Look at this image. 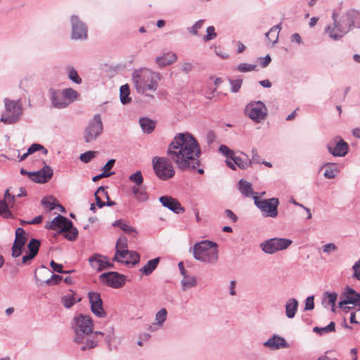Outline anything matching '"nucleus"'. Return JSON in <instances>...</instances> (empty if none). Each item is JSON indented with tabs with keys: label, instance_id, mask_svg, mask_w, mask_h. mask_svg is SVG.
Wrapping results in <instances>:
<instances>
[{
	"label": "nucleus",
	"instance_id": "58836bf2",
	"mask_svg": "<svg viewBox=\"0 0 360 360\" xmlns=\"http://www.w3.org/2000/svg\"><path fill=\"white\" fill-rule=\"evenodd\" d=\"M60 234H63L67 240L72 241L75 240L78 237V231L76 228L73 227V224L72 223V227L67 229V230H63Z\"/></svg>",
	"mask_w": 360,
	"mask_h": 360
},
{
	"label": "nucleus",
	"instance_id": "423d86ee",
	"mask_svg": "<svg viewBox=\"0 0 360 360\" xmlns=\"http://www.w3.org/2000/svg\"><path fill=\"white\" fill-rule=\"evenodd\" d=\"M5 110L1 114L0 120L4 124H11L16 122L22 113V108L18 101L5 99Z\"/></svg>",
	"mask_w": 360,
	"mask_h": 360
},
{
	"label": "nucleus",
	"instance_id": "f704fd0d",
	"mask_svg": "<svg viewBox=\"0 0 360 360\" xmlns=\"http://www.w3.org/2000/svg\"><path fill=\"white\" fill-rule=\"evenodd\" d=\"M139 123L143 131L148 134L153 131L155 127V122L148 118H141Z\"/></svg>",
	"mask_w": 360,
	"mask_h": 360
},
{
	"label": "nucleus",
	"instance_id": "774afa93",
	"mask_svg": "<svg viewBox=\"0 0 360 360\" xmlns=\"http://www.w3.org/2000/svg\"><path fill=\"white\" fill-rule=\"evenodd\" d=\"M207 142L208 144L213 143L216 139V134L213 131H209L206 135Z\"/></svg>",
	"mask_w": 360,
	"mask_h": 360
},
{
	"label": "nucleus",
	"instance_id": "dca6fc26",
	"mask_svg": "<svg viewBox=\"0 0 360 360\" xmlns=\"http://www.w3.org/2000/svg\"><path fill=\"white\" fill-rule=\"evenodd\" d=\"M25 231L22 228H18L15 231V238L12 247V256L13 257H19L22 253V249L27 242V238L25 236Z\"/></svg>",
	"mask_w": 360,
	"mask_h": 360
},
{
	"label": "nucleus",
	"instance_id": "c756f323",
	"mask_svg": "<svg viewBox=\"0 0 360 360\" xmlns=\"http://www.w3.org/2000/svg\"><path fill=\"white\" fill-rule=\"evenodd\" d=\"M128 245H127V239L124 236H121L118 238L117 240L116 245H115V255L112 259H118L120 257V255L121 253H124V252L128 250Z\"/></svg>",
	"mask_w": 360,
	"mask_h": 360
},
{
	"label": "nucleus",
	"instance_id": "bf43d9fd",
	"mask_svg": "<svg viewBox=\"0 0 360 360\" xmlns=\"http://www.w3.org/2000/svg\"><path fill=\"white\" fill-rule=\"evenodd\" d=\"M115 163V159H110V160H108L102 169L103 172L106 173V174H110V175H111L112 173L110 172V170L113 167Z\"/></svg>",
	"mask_w": 360,
	"mask_h": 360
},
{
	"label": "nucleus",
	"instance_id": "39448f33",
	"mask_svg": "<svg viewBox=\"0 0 360 360\" xmlns=\"http://www.w3.org/2000/svg\"><path fill=\"white\" fill-rule=\"evenodd\" d=\"M104 335L100 331H91L88 333L74 336V342L82 351L91 349L98 346L101 338Z\"/></svg>",
	"mask_w": 360,
	"mask_h": 360
},
{
	"label": "nucleus",
	"instance_id": "4c0bfd02",
	"mask_svg": "<svg viewBox=\"0 0 360 360\" xmlns=\"http://www.w3.org/2000/svg\"><path fill=\"white\" fill-rule=\"evenodd\" d=\"M114 225L120 227L125 233L132 234L134 237L137 235L136 231L133 227L122 220L116 221Z\"/></svg>",
	"mask_w": 360,
	"mask_h": 360
},
{
	"label": "nucleus",
	"instance_id": "412c9836",
	"mask_svg": "<svg viewBox=\"0 0 360 360\" xmlns=\"http://www.w3.org/2000/svg\"><path fill=\"white\" fill-rule=\"evenodd\" d=\"M160 202L164 207H167L176 214L183 213L185 211V209L181 205L180 202L171 196H162L160 198Z\"/></svg>",
	"mask_w": 360,
	"mask_h": 360
},
{
	"label": "nucleus",
	"instance_id": "603ef678",
	"mask_svg": "<svg viewBox=\"0 0 360 360\" xmlns=\"http://www.w3.org/2000/svg\"><path fill=\"white\" fill-rule=\"evenodd\" d=\"M219 150L227 158V160H231L233 157L234 152L225 145H221Z\"/></svg>",
	"mask_w": 360,
	"mask_h": 360
},
{
	"label": "nucleus",
	"instance_id": "c03bdc74",
	"mask_svg": "<svg viewBox=\"0 0 360 360\" xmlns=\"http://www.w3.org/2000/svg\"><path fill=\"white\" fill-rule=\"evenodd\" d=\"M63 92L65 95L66 99L65 101H68V105L70 104L77 98V93L76 92V91L71 88L65 89L63 91Z\"/></svg>",
	"mask_w": 360,
	"mask_h": 360
},
{
	"label": "nucleus",
	"instance_id": "a211bd4d",
	"mask_svg": "<svg viewBox=\"0 0 360 360\" xmlns=\"http://www.w3.org/2000/svg\"><path fill=\"white\" fill-rule=\"evenodd\" d=\"M53 169L48 165H45L38 172L29 173L30 179L37 183H46L53 176Z\"/></svg>",
	"mask_w": 360,
	"mask_h": 360
},
{
	"label": "nucleus",
	"instance_id": "8fccbe9b",
	"mask_svg": "<svg viewBox=\"0 0 360 360\" xmlns=\"http://www.w3.org/2000/svg\"><path fill=\"white\" fill-rule=\"evenodd\" d=\"M96 153L97 152L96 151H87L85 152L84 153L81 154L79 156V159L81 161L86 163L91 161L96 156Z\"/></svg>",
	"mask_w": 360,
	"mask_h": 360
},
{
	"label": "nucleus",
	"instance_id": "a878e982",
	"mask_svg": "<svg viewBox=\"0 0 360 360\" xmlns=\"http://www.w3.org/2000/svg\"><path fill=\"white\" fill-rule=\"evenodd\" d=\"M333 19L334 20L333 27H328V32L329 34L330 37L333 39H338L341 38L346 32H342V27L340 25V23L336 21V14L333 13Z\"/></svg>",
	"mask_w": 360,
	"mask_h": 360
},
{
	"label": "nucleus",
	"instance_id": "20e7f679",
	"mask_svg": "<svg viewBox=\"0 0 360 360\" xmlns=\"http://www.w3.org/2000/svg\"><path fill=\"white\" fill-rule=\"evenodd\" d=\"M170 158L155 156L153 158L152 164L156 176L161 180L166 181L172 178L175 174V170L171 162Z\"/></svg>",
	"mask_w": 360,
	"mask_h": 360
},
{
	"label": "nucleus",
	"instance_id": "4468645a",
	"mask_svg": "<svg viewBox=\"0 0 360 360\" xmlns=\"http://www.w3.org/2000/svg\"><path fill=\"white\" fill-rule=\"evenodd\" d=\"M72 24V38L75 39H86L87 37V29L85 25L79 20L77 15L71 17Z\"/></svg>",
	"mask_w": 360,
	"mask_h": 360
},
{
	"label": "nucleus",
	"instance_id": "f3484780",
	"mask_svg": "<svg viewBox=\"0 0 360 360\" xmlns=\"http://www.w3.org/2000/svg\"><path fill=\"white\" fill-rule=\"evenodd\" d=\"M342 297L344 298L343 300L339 302V307L347 311L350 307H346L347 304H357V298L359 297V293L356 292L354 289L347 286L342 293Z\"/></svg>",
	"mask_w": 360,
	"mask_h": 360
},
{
	"label": "nucleus",
	"instance_id": "f257e3e1",
	"mask_svg": "<svg viewBox=\"0 0 360 360\" xmlns=\"http://www.w3.org/2000/svg\"><path fill=\"white\" fill-rule=\"evenodd\" d=\"M167 155L179 169L204 174V169L200 168V146L191 134H177L168 146Z\"/></svg>",
	"mask_w": 360,
	"mask_h": 360
},
{
	"label": "nucleus",
	"instance_id": "a19ab883",
	"mask_svg": "<svg viewBox=\"0 0 360 360\" xmlns=\"http://www.w3.org/2000/svg\"><path fill=\"white\" fill-rule=\"evenodd\" d=\"M120 100L123 104H126L131 101L129 97V87L128 84L122 85L120 87Z\"/></svg>",
	"mask_w": 360,
	"mask_h": 360
},
{
	"label": "nucleus",
	"instance_id": "4be33fe9",
	"mask_svg": "<svg viewBox=\"0 0 360 360\" xmlns=\"http://www.w3.org/2000/svg\"><path fill=\"white\" fill-rule=\"evenodd\" d=\"M359 16V12L352 10L347 11L341 17L339 22L342 27V32H347L354 25V20Z\"/></svg>",
	"mask_w": 360,
	"mask_h": 360
},
{
	"label": "nucleus",
	"instance_id": "338daca9",
	"mask_svg": "<svg viewBox=\"0 0 360 360\" xmlns=\"http://www.w3.org/2000/svg\"><path fill=\"white\" fill-rule=\"evenodd\" d=\"M241 84H242V80L241 79H238V80L232 81L231 82L232 91L233 92H237L240 89V88L241 86Z\"/></svg>",
	"mask_w": 360,
	"mask_h": 360
},
{
	"label": "nucleus",
	"instance_id": "e433bc0d",
	"mask_svg": "<svg viewBox=\"0 0 360 360\" xmlns=\"http://www.w3.org/2000/svg\"><path fill=\"white\" fill-rule=\"evenodd\" d=\"M80 300V298L75 297L73 292H70L62 297V302L66 308H70L76 302H79Z\"/></svg>",
	"mask_w": 360,
	"mask_h": 360
},
{
	"label": "nucleus",
	"instance_id": "f03ea898",
	"mask_svg": "<svg viewBox=\"0 0 360 360\" xmlns=\"http://www.w3.org/2000/svg\"><path fill=\"white\" fill-rule=\"evenodd\" d=\"M161 77L159 72L142 68L133 72L132 82L138 93L147 94L148 91L157 90Z\"/></svg>",
	"mask_w": 360,
	"mask_h": 360
},
{
	"label": "nucleus",
	"instance_id": "0eeeda50",
	"mask_svg": "<svg viewBox=\"0 0 360 360\" xmlns=\"http://www.w3.org/2000/svg\"><path fill=\"white\" fill-rule=\"evenodd\" d=\"M255 204L263 212L265 217L275 218L278 215V205L279 201L278 198H272L270 199L260 200L257 195L253 196Z\"/></svg>",
	"mask_w": 360,
	"mask_h": 360
},
{
	"label": "nucleus",
	"instance_id": "37998d69",
	"mask_svg": "<svg viewBox=\"0 0 360 360\" xmlns=\"http://www.w3.org/2000/svg\"><path fill=\"white\" fill-rule=\"evenodd\" d=\"M167 311L166 309L162 308L155 314V324L162 326L167 319Z\"/></svg>",
	"mask_w": 360,
	"mask_h": 360
},
{
	"label": "nucleus",
	"instance_id": "7c9ffc66",
	"mask_svg": "<svg viewBox=\"0 0 360 360\" xmlns=\"http://www.w3.org/2000/svg\"><path fill=\"white\" fill-rule=\"evenodd\" d=\"M298 307V302L296 299L291 298L288 300L285 304V313L286 316L289 319H292L295 316Z\"/></svg>",
	"mask_w": 360,
	"mask_h": 360
},
{
	"label": "nucleus",
	"instance_id": "69168bd1",
	"mask_svg": "<svg viewBox=\"0 0 360 360\" xmlns=\"http://www.w3.org/2000/svg\"><path fill=\"white\" fill-rule=\"evenodd\" d=\"M50 265L53 271L58 272V273H63L62 264L56 263L53 260H52L50 263Z\"/></svg>",
	"mask_w": 360,
	"mask_h": 360
},
{
	"label": "nucleus",
	"instance_id": "3c124183",
	"mask_svg": "<svg viewBox=\"0 0 360 360\" xmlns=\"http://www.w3.org/2000/svg\"><path fill=\"white\" fill-rule=\"evenodd\" d=\"M10 190L7 189L5 192L4 202H6L8 207H12L15 202V195L9 193Z\"/></svg>",
	"mask_w": 360,
	"mask_h": 360
},
{
	"label": "nucleus",
	"instance_id": "a18cd8bd",
	"mask_svg": "<svg viewBox=\"0 0 360 360\" xmlns=\"http://www.w3.org/2000/svg\"><path fill=\"white\" fill-rule=\"evenodd\" d=\"M133 193L136 198L140 201H146L148 199L147 193L144 191L140 189L138 187H133Z\"/></svg>",
	"mask_w": 360,
	"mask_h": 360
},
{
	"label": "nucleus",
	"instance_id": "6ab92c4d",
	"mask_svg": "<svg viewBox=\"0 0 360 360\" xmlns=\"http://www.w3.org/2000/svg\"><path fill=\"white\" fill-rule=\"evenodd\" d=\"M72 227V221L68 218L58 215L55 217L47 226V228L52 230H59L58 233L60 234L63 230H67Z\"/></svg>",
	"mask_w": 360,
	"mask_h": 360
},
{
	"label": "nucleus",
	"instance_id": "de8ad7c7",
	"mask_svg": "<svg viewBox=\"0 0 360 360\" xmlns=\"http://www.w3.org/2000/svg\"><path fill=\"white\" fill-rule=\"evenodd\" d=\"M4 215L6 218H11L12 217V213L8 210V207L7 206L6 202H4L3 200H0V215Z\"/></svg>",
	"mask_w": 360,
	"mask_h": 360
},
{
	"label": "nucleus",
	"instance_id": "09e8293b",
	"mask_svg": "<svg viewBox=\"0 0 360 360\" xmlns=\"http://www.w3.org/2000/svg\"><path fill=\"white\" fill-rule=\"evenodd\" d=\"M129 180L135 183L137 186L141 185L143 181V178L142 176L141 172L140 171H137L136 172L132 174L129 176Z\"/></svg>",
	"mask_w": 360,
	"mask_h": 360
},
{
	"label": "nucleus",
	"instance_id": "bb28decb",
	"mask_svg": "<svg viewBox=\"0 0 360 360\" xmlns=\"http://www.w3.org/2000/svg\"><path fill=\"white\" fill-rule=\"evenodd\" d=\"M177 60V56L172 52H167L162 56L156 58V63L160 67H165L174 63Z\"/></svg>",
	"mask_w": 360,
	"mask_h": 360
},
{
	"label": "nucleus",
	"instance_id": "13d9d810",
	"mask_svg": "<svg viewBox=\"0 0 360 360\" xmlns=\"http://www.w3.org/2000/svg\"><path fill=\"white\" fill-rule=\"evenodd\" d=\"M217 37L215 29L213 26H210L207 28V34L204 37L205 41H210Z\"/></svg>",
	"mask_w": 360,
	"mask_h": 360
},
{
	"label": "nucleus",
	"instance_id": "7ed1b4c3",
	"mask_svg": "<svg viewBox=\"0 0 360 360\" xmlns=\"http://www.w3.org/2000/svg\"><path fill=\"white\" fill-rule=\"evenodd\" d=\"M193 255L195 259L212 263L218 259L217 245L209 240H203L194 245Z\"/></svg>",
	"mask_w": 360,
	"mask_h": 360
},
{
	"label": "nucleus",
	"instance_id": "4d7b16f0",
	"mask_svg": "<svg viewBox=\"0 0 360 360\" xmlns=\"http://www.w3.org/2000/svg\"><path fill=\"white\" fill-rule=\"evenodd\" d=\"M325 296L328 298V302L330 304H331L333 307V311H334V307L335 304V302L337 300L338 294L336 292H326Z\"/></svg>",
	"mask_w": 360,
	"mask_h": 360
},
{
	"label": "nucleus",
	"instance_id": "ea45409f",
	"mask_svg": "<svg viewBox=\"0 0 360 360\" xmlns=\"http://www.w3.org/2000/svg\"><path fill=\"white\" fill-rule=\"evenodd\" d=\"M335 330V323L333 321H331L327 326L326 327H315L314 328V331L319 335H323L325 333L334 332Z\"/></svg>",
	"mask_w": 360,
	"mask_h": 360
},
{
	"label": "nucleus",
	"instance_id": "cd10ccee",
	"mask_svg": "<svg viewBox=\"0 0 360 360\" xmlns=\"http://www.w3.org/2000/svg\"><path fill=\"white\" fill-rule=\"evenodd\" d=\"M264 345L273 349H277L287 347L285 340L279 336L274 335L264 343Z\"/></svg>",
	"mask_w": 360,
	"mask_h": 360
},
{
	"label": "nucleus",
	"instance_id": "6e6552de",
	"mask_svg": "<svg viewBox=\"0 0 360 360\" xmlns=\"http://www.w3.org/2000/svg\"><path fill=\"white\" fill-rule=\"evenodd\" d=\"M94 321L89 315L79 314L73 319L72 328L75 335L94 331Z\"/></svg>",
	"mask_w": 360,
	"mask_h": 360
},
{
	"label": "nucleus",
	"instance_id": "f8f14e48",
	"mask_svg": "<svg viewBox=\"0 0 360 360\" xmlns=\"http://www.w3.org/2000/svg\"><path fill=\"white\" fill-rule=\"evenodd\" d=\"M91 309L94 314L100 318L106 316V312L103 307V301L98 292H90L88 294Z\"/></svg>",
	"mask_w": 360,
	"mask_h": 360
},
{
	"label": "nucleus",
	"instance_id": "680f3d73",
	"mask_svg": "<svg viewBox=\"0 0 360 360\" xmlns=\"http://www.w3.org/2000/svg\"><path fill=\"white\" fill-rule=\"evenodd\" d=\"M314 297L313 296L308 297L306 300L305 309L306 310H311L314 309Z\"/></svg>",
	"mask_w": 360,
	"mask_h": 360
},
{
	"label": "nucleus",
	"instance_id": "2eb2a0df",
	"mask_svg": "<svg viewBox=\"0 0 360 360\" xmlns=\"http://www.w3.org/2000/svg\"><path fill=\"white\" fill-rule=\"evenodd\" d=\"M328 149L333 155L343 157L348 152V144L339 137H336L329 143Z\"/></svg>",
	"mask_w": 360,
	"mask_h": 360
},
{
	"label": "nucleus",
	"instance_id": "0e129e2a",
	"mask_svg": "<svg viewBox=\"0 0 360 360\" xmlns=\"http://www.w3.org/2000/svg\"><path fill=\"white\" fill-rule=\"evenodd\" d=\"M204 20H200L195 22V24L191 28V32L196 34L198 30L200 29L203 25Z\"/></svg>",
	"mask_w": 360,
	"mask_h": 360
},
{
	"label": "nucleus",
	"instance_id": "9b49d317",
	"mask_svg": "<svg viewBox=\"0 0 360 360\" xmlns=\"http://www.w3.org/2000/svg\"><path fill=\"white\" fill-rule=\"evenodd\" d=\"M245 110L249 117L257 122L264 120L266 116V106L260 101L250 103Z\"/></svg>",
	"mask_w": 360,
	"mask_h": 360
},
{
	"label": "nucleus",
	"instance_id": "864d4df0",
	"mask_svg": "<svg viewBox=\"0 0 360 360\" xmlns=\"http://www.w3.org/2000/svg\"><path fill=\"white\" fill-rule=\"evenodd\" d=\"M255 68H256L255 65H252V64H248V63H240L237 68L238 70L240 72H250V71L255 70Z\"/></svg>",
	"mask_w": 360,
	"mask_h": 360
},
{
	"label": "nucleus",
	"instance_id": "e2e57ef3",
	"mask_svg": "<svg viewBox=\"0 0 360 360\" xmlns=\"http://www.w3.org/2000/svg\"><path fill=\"white\" fill-rule=\"evenodd\" d=\"M62 279V277L59 275L53 274L51 278L49 280H47L46 283L47 284H57Z\"/></svg>",
	"mask_w": 360,
	"mask_h": 360
},
{
	"label": "nucleus",
	"instance_id": "393cba45",
	"mask_svg": "<svg viewBox=\"0 0 360 360\" xmlns=\"http://www.w3.org/2000/svg\"><path fill=\"white\" fill-rule=\"evenodd\" d=\"M40 246V242L37 239H31L27 245V248L29 250L28 254L24 255L22 257V263L26 264L28 261L34 259L38 253L39 249Z\"/></svg>",
	"mask_w": 360,
	"mask_h": 360
},
{
	"label": "nucleus",
	"instance_id": "79ce46f5",
	"mask_svg": "<svg viewBox=\"0 0 360 360\" xmlns=\"http://www.w3.org/2000/svg\"><path fill=\"white\" fill-rule=\"evenodd\" d=\"M184 278L181 281V284L183 285L184 290L194 287L196 285V281L193 276H189L185 274L183 276Z\"/></svg>",
	"mask_w": 360,
	"mask_h": 360
},
{
	"label": "nucleus",
	"instance_id": "6e6d98bb",
	"mask_svg": "<svg viewBox=\"0 0 360 360\" xmlns=\"http://www.w3.org/2000/svg\"><path fill=\"white\" fill-rule=\"evenodd\" d=\"M42 150L44 155H46L48 151L44 147L40 144L38 143H34L32 144L29 148H28V153H33L37 150Z\"/></svg>",
	"mask_w": 360,
	"mask_h": 360
},
{
	"label": "nucleus",
	"instance_id": "2f4dec72",
	"mask_svg": "<svg viewBox=\"0 0 360 360\" xmlns=\"http://www.w3.org/2000/svg\"><path fill=\"white\" fill-rule=\"evenodd\" d=\"M281 29V25H277L271 27L268 32L266 33V37L271 44L277 43L278 39L279 32Z\"/></svg>",
	"mask_w": 360,
	"mask_h": 360
},
{
	"label": "nucleus",
	"instance_id": "49530a36",
	"mask_svg": "<svg viewBox=\"0 0 360 360\" xmlns=\"http://www.w3.org/2000/svg\"><path fill=\"white\" fill-rule=\"evenodd\" d=\"M68 77L70 79L73 81L77 84H80L82 82L81 78L79 77L77 72L73 68L69 67L68 68Z\"/></svg>",
	"mask_w": 360,
	"mask_h": 360
},
{
	"label": "nucleus",
	"instance_id": "473e14b6",
	"mask_svg": "<svg viewBox=\"0 0 360 360\" xmlns=\"http://www.w3.org/2000/svg\"><path fill=\"white\" fill-rule=\"evenodd\" d=\"M160 262V258L157 257L153 259L149 260L146 264H145L140 271L145 275L150 274L158 266Z\"/></svg>",
	"mask_w": 360,
	"mask_h": 360
},
{
	"label": "nucleus",
	"instance_id": "1a4fd4ad",
	"mask_svg": "<svg viewBox=\"0 0 360 360\" xmlns=\"http://www.w3.org/2000/svg\"><path fill=\"white\" fill-rule=\"evenodd\" d=\"M103 126L100 115H94L84 131V138L86 143L96 140L103 132Z\"/></svg>",
	"mask_w": 360,
	"mask_h": 360
},
{
	"label": "nucleus",
	"instance_id": "c85d7f7f",
	"mask_svg": "<svg viewBox=\"0 0 360 360\" xmlns=\"http://www.w3.org/2000/svg\"><path fill=\"white\" fill-rule=\"evenodd\" d=\"M226 162L227 165L233 169H236V165L243 169L249 167L248 160H243L241 158L236 156L235 154L231 160H226Z\"/></svg>",
	"mask_w": 360,
	"mask_h": 360
},
{
	"label": "nucleus",
	"instance_id": "5fc2aeb1",
	"mask_svg": "<svg viewBox=\"0 0 360 360\" xmlns=\"http://www.w3.org/2000/svg\"><path fill=\"white\" fill-rule=\"evenodd\" d=\"M352 277L360 281V259H358L352 266Z\"/></svg>",
	"mask_w": 360,
	"mask_h": 360
},
{
	"label": "nucleus",
	"instance_id": "5701e85b",
	"mask_svg": "<svg viewBox=\"0 0 360 360\" xmlns=\"http://www.w3.org/2000/svg\"><path fill=\"white\" fill-rule=\"evenodd\" d=\"M50 93L52 104L55 108H63L68 105L63 91L51 89Z\"/></svg>",
	"mask_w": 360,
	"mask_h": 360
},
{
	"label": "nucleus",
	"instance_id": "052dcab7",
	"mask_svg": "<svg viewBox=\"0 0 360 360\" xmlns=\"http://www.w3.org/2000/svg\"><path fill=\"white\" fill-rule=\"evenodd\" d=\"M323 251L326 253H330L337 250V247L334 243H328L322 247Z\"/></svg>",
	"mask_w": 360,
	"mask_h": 360
},
{
	"label": "nucleus",
	"instance_id": "9d476101",
	"mask_svg": "<svg viewBox=\"0 0 360 360\" xmlns=\"http://www.w3.org/2000/svg\"><path fill=\"white\" fill-rule=\"evenodd\" d=\"M292 241L290 239L275 238L266 240L260 244L262 250L268 254L287 249Z\"/></svg>",
	"mask_w": 360,
	"mask_h": 360
},
{
	"label": "nucleus",
	"instance_id": "72a5a7b5",
	"mask_svg": "<svg viewBox=\"0 0 360 360\" xmlns=\"http://www.w3.org/2000/svg\"><path fill=\"white\" fill-rule=\"evenodd\" d=\"M239 190L245 197H250L253 194L251 184L243 179L239 181Z\"/></svg>",
	"mask_w": 360,
	"mask_h": 360
},
{
	"label": "nucleus",
	"instance_id": "aec40b11",
	"mask_svg": "<svg viewBox=\"0 0 360 360\" xmlns=\"http://www.w3.org/2000/svg\"><path fill=\"white\" fill-rule=\"evenodd\" d=\"M89 261L91 267L98 271H101L105 269H110L113 266L112 264L108 260L106 257L101 255H95L91 257Z\"/></svg>",
	"mask_w": 360,
	"mask_h": 360
},
{
	"label": "nucleus",
	"instance_id": "c9c22d12",
	"mask_svg": "<svg viewBox=\"0 0 360 360\" xmlns=\"http://www.w3.org/2000/svg\"><path fill=\"white\" fill-rule=\"evenodd\" d=\"M339 170L335 164H328L325 166L323 175L327 179H333L336 176Z\"/></svg>",
	"mask_w": 360,
	"mask_h": 360
},
{
	"label": "nucleus",
	"instance_id": "ddd939ff",
	"mask_svg": "<svg viewBox=\"0 0 360 360\" xmlns=\"http://www.w3.org/2000/svg\"><path fill=\"white\" fill-rule=\"evenodd\" d=\"M100 278L103 282L113 288H121L125 283L124 276L115 271L104 273L100 276Z\"/></svg>",
	"mask_w": 360,
	"mask_h": 360
},
{
	"label": "nucleus",
	"instance_id": "b1692460",
	"mask_svg": "<svg viewBox=\"0 0 360 360\" xmlns=\"http://www.w3.org/2000/svg\"><path fill=\"white\" fill-rule=\"evenodd\" d=\"M140 255L138 252L134 251L127 250L124 253L120 255L118 259H112L117 262H124L126 264H131L135 265L139 263Z\"/></svg>",
	"mask_w": 360,
	"mask_h": 360
}]
</instances>
